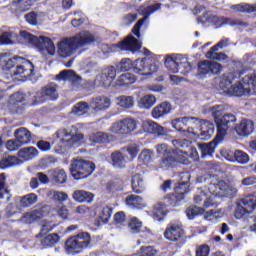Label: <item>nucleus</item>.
<instances>
[{
    "label": "nucleus",
    "instance_id": "obj_55",
    "mask_svg": "<svg viewBox=\"0 0 256 256\" xmlns=\"http://www.w3.org/2000/svg\"><path fill=\"white\" fill-rule=\"evenodd\" d=\"M128 227L130 232L133 234L141 233V227H143V223L137 218H132L128 224Z\"/></svg>",
    "mask_w": 256,
    "mask_h": 256
},
{
    "label": "nucleus",
    "instance_id": "obj_32",
    "mask_svg": "<svg viewBox=\"0 0 256 256\" xmlns=\"http://www.w3.org/2000/svg\"><path fill=\"white\" fill-rule=\"evenodd\" d=\"M14 137L17 139L22 145H29L32 141L33 137L31 136V131H29L25 127H21L15 130Z\"/></svg>",
    "mask_w": 256,
    "mask_h": 256
},
{
    "label": "nucleus",
    "instance_id": "obj_60",
    "mask_svg": "<svg viewBox=\"0 0 256 256\" xmlns=\"http://www.w3.org/2000/svg\"><path fill=\"white\" fill-rule=\"evenodd\" d=\"M111 215H113V208L108 206L103 207L100 213V219L102 220V223H109Z\"/></svg>",
    "mask_w": 256,
    "mask_h": 256
},
{
    "label": "nucleus",
    "instance_id": "obj_61",
    "mask_svg": "<svg viewBox=\"0 0 256 256\" xmlns=\"http://www.w3.org/2000/svg\"><path fill=\"white\" fill-rule=\"evenodd\" d=\"M209 253H211V247L209 245L202 244L196 246L195 256H209Z\"/></svg>",
    "mask_w": 256,
    "mask_h": 256
},
{
    "label": "nucleus",
    "instance_id": "obj_52",
    "mask_svg": "<svg viewBox=\"0 0 256 256\" xmlns=\"http://www.w3.org/2000/svg\"><path fill=\"white\" fill-rule=\"evenodd\" d=\"M38 198H37V194L35 193H30L27 194L25 196H23L20 199V205L21 207H31V205H35V203L37 202Z\"/></svg>",
    "mask_w": 256,
    "mask_h": 256
},
{
    "label": "nucleus",
    "instance_id": "obj_45",
    "mask_svg": "<svg viewBox=\"0 0 256 256\" xmlns=\"http://www.w3.org/2000/svg\"><path fill=\"white\" fill-rule=\"evenodd\" d=\"M52 181L58 183V185H63L67 183V172L64 169H56L52 173Z\"/></svg>",
    "mask_w": 256,
    "mask_h": 256
},
{
    "label": "nucleus",
    "instance_id": "obj_56",
    "mask_svg": "<svg viewBox=\"0 0 256 256\" xmlns=\"http://www.w3.org/2000/svg\"><path fill=\"white\" fill-rule=\"evenodd\" d=\"M234 159L237 163H240V165H245L246 163H249V154L241 150H236L234 152Z\"/></svg>",
    "mask_w": 256,
    "mask_h": 256
},
{
    "label": "nucleus",
    "instance_id": "obj_19",
    "mask_svg": "<svg viewBox=\"0 0 256 256\" xmlns=\"http://www.w3.org/2000/svg\"><path fill=\"white\" fill-rule=\"evenodd\" d=\"M116 47L121 49V51H130L131 53H137L140 51L142 45L141 42L134 36L130 35L125 40L120 41Z\"/></svg>",
    "mask_w": 256,
    "mask_h": 256
},
{
    "label": "nucleus",
    "instance_id": "obj_31",
    "mask_svg": "<svg viewBox=\"0 0 256 256\" xmlns=\"http://www.w3.org/2000/svg\"><path fill=\"white\" fill-rule=\"evenodd\" d=\"M152 217L155 221H163L167 217V205L163 202H158L152 207Z\"/></svg>",
    "mask_w": 256,
    "mask_h": 256
},
{
    "label": "nucleus",
    "instance_id": "obj_24",
    "mask_svg": "<svg viewBox=\"0 0 256 256\" xmlns=\"http://www.w3.org/2000/svg\"><path fill=\"white\" fill-rule=\"evenodd\" d=\"M90 107L93 111H107L111 107V99L107 96H98L92 98L90 101Z\"/></svg>",
    "mask_w": 256,
    "mask_h": 256
},
{
    "label": "nucleus",
    "instance_id": "obj_36",
    "mask_svg": "<svg viewBox=\"0 0 256 256\" xmlns=\"http://www.w3.org/2000/svg\"><path fill=\"white\" fill-rule=\"evenodd\" d=\"M131 187L133 193H136L137 195L145 191V183L143 182V177H141L140 174L132 176Z\"/></svg>",
    "mask_w": 256,
    "mask_h": 256
},
{
    "label": "nucleus",
    "instance_id": "obj_27",
    "mask_svg": "<svg viewBox=\"0 0 256 256\" xmlns=\"http://www.w3.org/2000/svg\"><path fill=\"white\" fill-rule=\"evenodd\" d=\"M125 205L130 209H145V200L143 197L135 194H130L125 198Z\"/></svg>",
    "mask_w": 256,
    "mask_h": 256
},
{
    "label": "nucleus",
    "instance_id": "obj_40",
    "mask_svg": "<svg viewBox=\"0 0 256 256\" xmlns=\"http://www.w3.org/2000/svg\"><path fill=\"white\" fill-rule=\"evenodd\" d=\"M182 201H183V198H181L175 192L171 194H167L164 197V205H166V207H179Z\"/></svg>",
    "mask_w": 256,
    "mask_h": 256
},
{
    "label": "nucleus",
    "instance_id": "obj_8",
    "mask_svg": "<svg viewBox=\"0 0 256 256\" xmlns=\"http://www.w3.org/2000/svg\"><path fill=\"white\" fill-rule=\"evenodd\" d=\"M228 91L231 95H234V97H243V95H245V91L256 95V75H246L242 78V83L238 82L230 86Z\"/></svg>",
    "mask_w": 256,
    "mask_h": 256
},
{
    "label": "nucleus",
    "instance_id": "obj_1",
    "mask_svg": "<svg viewBox=\"0 0 256 256\" xmlns=\"http://www.w3.org/2000/svg\"><path fill=\"white\" fill-rule=\"evenodd\" d=\"M0 68L7 78L14 77L18 81H27L35 75V65L33 62L23 57H9V54H0Z\"/></svg>",
    "mask_w": 256,
    "mask_h": 256
},
{
    "label": "nucleus",
    "instance_id": "obj_22",
    "mask_svg": "<svg viewBox=\"0 0 256 256\" xmlns=\"http://www.w3.org/2000/svg\"><path fill=\"white\" fill-rule=\"evenodd\" d=\"M142 129L145 133H151L152 135H167V128L157 124L153 120H146L142 123Z\"/></svg>",
    "mask_w": 256,
    "mask_h": 256
},
{
    "label": "nucleus",
    "instance_id": "obj_58",
    "mask_svg": "<svg viewBox=\"0 0 256 256\" xmlns=\"http://www.w3.org/2000/svg\"><path fill=\"white\" fill-rule=\"evenodd\" d=\"M137 256H157V250L153 246H141Z\"/></svg>",
    "mask_w": 256,
    "mask_h": 256
},
{
    "label": "nucleus",
    "instance_id": "obj_37",
    "mask_svg": "<svg viewBox=\"0 0 256 256\" xmlns=\"http://www.w3.org/2000/svg\"><path fill=\"white\" fill-rule=\"evenodd\" d=\"M201 201H204L203 207L205 209H209V207H213L215 205L213 202V196H209L205 191H201L199 194L194 196V203H201Z\"/></svg>",
    "mask_w": 256,
    "mask_h": 256
},
{
    "label": "nucleus",
    "instance_id": "obj_43",
    "mask_svg": "<svg viewBox=\"0 0 256 256\" xmlns=\"http://www.w3.org/2000/svg\"><path fill=\"white\" fill-rule=\"evenodd\" d=\"M234 11H237L238 13H256V3L255 4H249V3H240L233 5Z\"/></svg>",
    "mask_w": 256,
    "mask_h": 256
},
{
    "label": "nucleus",
    "instance_id": "obj_64",
    "mask_svg": "<svg viewBox=\"0 0 256 256\" xmlns=\"http://www.w3.org/2000/svg\"><path fill=\"white\" fill-rule=\"evenodd\" d=\"M39 17V14L37 12L32 11L30 13L25 14L24 19L29 23V25H37L38 21L37 18Z\"/></svg>",
    "mask_w": 256,
    "mask_h": 256
},
{
    "label": "nucleus",
    "instance_id": "obj_26",
    "mask_svg": "<svg viewBox=\"0 0 256 256\" xmlns=\"http://www.w3.org/2000/svg\"><path fill=\"white\" fill-rule=\"evenodd\" d=\"M200 123V137L204 141H209V138L213 137V133H215V124L209 120H202Z\"/></svg>",
    "mask_w": 256,
    "mask_h": 256
},
{
    "label": "nucleus",
    "instance_id": "obj_50",
    "mask_svg": "<svg viewBox=\"0 0 256 256\" xmlns=\"http://www.w3.org/2000/svg\"><path fill=\"white\" fill-rule=\"evenodd\" d=\"M118 105L123 109H131L135 105V98L133 96L118 97Z\"/></svg>",
    "mask_w": 256,
    "mask_h": 256
},
{
    "label": "nucleus",
    "instance_id": "obj_49",
    "mask_svg": "<svg viewBox=\"0 0 256 256\" xmlns=\"http://www.w3.org/2000/svg\"><path fill=\"white\" fill-rule=\"evenodd\" d=\"M8 110L12 115H21L25 110L23 104L16 102L15 100L8 101Z\"/></svg>",
    "mask_w": 256,
    "mask_h": 256
},
{
    "label": "nucleus",
    "instance_id": "obj_63",
    "mask_svg": "<svg viewBox=\"0 0 256 256\" xmlns=\"http://www.w3.org/2000/svg\"><path fill=\"white\" fill-rule=\"evenodd\" d=\"M22 145L23 144L15 138L6 142V149H8V151H17Z\"/></svg>",
    "mask_w": 256,
    "mask_h": 256
},
{
    "label": "nucleus",
    "instance_id": "obj_33",
    "mask_svg": "<svg viewBox=\"0 0 256 256\" xmlns=\"http://www.w3.org/2000/svg\"><path fill=\"white\" fill-rule=\"evenodd\" d=\"M190 183H191V175L186 174V180L178 182V184L174 188V193L176 195H179L181 199H185V195L189 193Z\"/></svg>",
    "mask_w": 256,
    "mask_h": 256
},
{
    "label": "nucleus",
    "instance_id": "obj_6",
    "mask_svg": "<svg viewBox=\"0 0 256 256\" xmlns=\"http://www.w3.org/2000/svg\"><path fill=\"white\" fill-rule=\"evenodd\" d=\"M199 183H207L208 191L210 193V197H225V193L227 189H229V185L224 181L219 179L218 175L213 174H205L198 178Z\"/></svg>",
    "mask_w": 256,
    "mask_h": 256
},
{
    "label": "nucleus",
    "instance_id": "obj_11",
    "mask_svg": "<svg viewBox=\"0 0 256 256\" xmlns=\"http://www.w3.org/2000/svg\"><path fill=\"white\" fill-rule=\"evenodd\" d=\"M256 209V197L253 195L246 196L241 199V203L237 205L234 217L236 219H243L245 215H250Z\"/></svg>",
    "mask_w": 256,
    "mask_h": 256
},
{
    "label": "nucleus",
    "instance_id": "obj_14",
    "mask_svg": "<svg viewBox=\"0 0 256 256\" xmlns=\"http://www.w3.org/2000/svg\"><path fill=\"white\" fill-rule=\"evenodd\" d=\"M137 129V120L132 118H125L112 125V133L116 135H131Z\"/></svg>",
    "mask_w": 256,
    "mask_h": 256
},
{
    "label": "nucleus",
    "instance_id": "obj_12",
    "mask_svg": "<svg viewBox=\"0 0 256 256\" xmlns=\"http://www.w3.org/2000/svg\"><path fill=\"white\" fill-rule=\"evenodd\" d=\"M164 65L170 73H179L180 69H184L185 73H189L191 71V63L187 61V59L181 58V56H177L175 58L171 56H166Z\"/></svg>",
    "mask_w": 256,
    "mask_h": 256
},
{
    "label": "nucleus",
    "instance_id": "obj_4",
    "mask_svg": "<svg viewBox=\"0 0 256 256\" xmlns=\"http://www.w3.org/2000/svg\"><path fill=\"white\" fill-rule=\"evenodd\" d=\"M91 243V233L81 231L76 235L70 236L65 241L64 250L67 255H79L86 249H91Z\"/></svg>",
    "mask_w": 256,
    "mask_h": 256
},
{
    "label": "nucleus",
    "instance_id": "obj_39",
    "mask_svg": "<svg viewBox=\"0 0 256 256\" xmlns=\"http://www.w3.org/2000/svg\"><path fill=\"white\" fill-rule=\"evenodd\" d=\"M39 151L35 147H26L22 148L18 151V156L25 161H31V159H35L37 157Z\"/></svg>",
    "mask_w": 256,
    "mask_h": 256
},
{
    "label": "nucleus",
    "instance_id": "obj_44",
    "mask_svg": "<svg viewBox=\"0 0 256 256\" xmlns=\"http://www.w3.org/2000/svg\"><path fill=\"white\" fill-rule=\"evenodd\" d=\"M155 103H157V98L152 94H148L140 99L139 106L142 109H151Z\"/></svg>",
    "mask_w": 256,
    "mask_h": 256
},
{
    "label": "nucleus",
    "instance_id": "obj_3",
    "mask_svg": "<svg viewBox=\"0 0 256 256\" xmlns=\"http://www.w3.org/2000/svg\"><path fill=\"white\" fill-rule=\"evenodd\" d=\"M95 41H97V38H95V35L91 32L81 31L58 43V53L60 57H71L77 49L87 47V45H91L92 43H95Z\"/></svg>",
    "mask_w": 256,
    "mask_h": 256
},
{
    "label": "nucleus",
    "instance_id": "obj_21",
    "mask_svg": "<svg viewBox=\"0 0 256 256\" xmlns=\"http://www.w3.org/2000/svg\"><path fill=\"white\" fill-rule=\"evenodd\" d=\"M226 46L227 42L225 40H221L216 45L212 46L205 54L206 59H212L213 61H225L227 59V55L223 52L217 53V50L223 49V47Z\"/></svg>",
    "mask_w": 256,
    "mask_h": 256
},
{
    "label": "nucleus",
    "instance_id": "obj_23",
    "mask_svg": "<svg viewBox=\"0 0 256 256\" xmlns=\"http://www.w3.org/2000/svg\"><path fill=\"white\" fill-rule=\"evenodd\" d=\"M235 129L240 137H249L255 131V123L253 120L242 119Z\"/></svg>",
    "mask_w": 256,
    "mask_h": 256
},
{
    "label": "nucleus",
    "instance_id": "obj_41",
    "mask_svg": "<svg viewBox=\"0 0 256 256\" xmlns=\"http://www.w3.org/2000/svg\"><path fill=\"white\" fill-rule=\"evenodd\" d=\"M43 217V213L41 210H34L32 212H27L23 215L22 221L24 223H27L28 225H31V223H35V221H39Z\"/></svg>",
    "mask_w": 256,
    "mask_h": 256
},
{
    "label": "nucleus",
    "instance_id": "obj_16",
    "mask_svg": "<svg viewBox=\"0 0 256 256\" xmlns=\"http://www.w3.org/2000/svg\"><path fill=\"white\" fill-rule=\"evenodd\" d=\"M38 103H45V101H57L59 99V93H57V85L50 83L41 88L36 94Z\"/></svg>",
    "mask_w": 256,
    "mask_h": 256
},
{
    "label": "nucleus",
    "instance_id": "obj_20",
    "mask_svg": "<svg viewBox=\"0 0 256 256\" xmlns=\"http://www.w3.org/2000/svg\"><path fill=\"white\" fill-rule=\"evenodd\" d=\"M151 65H149V62H147V58H138L134 61L132 71L136 75H141L142 77H148V75H153V72L151 70Z\"/></svg>",
    "mask_w": 256,
    "mask_h": 256
},
{
    "label": "nucleus",
    "instance_id": "obj_2",
    "mask_svg": "<svg viewBox=\"0 0 256 256\" xmlns=\"http://www.w3.org/2000/svg\"><path fill=\"white\" fill-rule=\"evenodd\" d=\"M218 107L219 106L212 107V117L217 127V134L212 142L199 144L202 157L215 153V147L225 139L229 127L237 121V117L234 114L228 113L223 115V112L218 110Z\"/></svg>",
    "mask_w": 256,
    "mask_h": 256
},
{
    "label": "nucleus",
    "instance_id": "obj_42",
    "mask_svg": "<svg viewBox=\"0 0 256 256\" xmlns=\"http://www.w3.org/2000/svg\"><path fill=\"white\" fill-rule=\"evenodd\" d=\"M111 161L113 167H116L117 169H123V167H125V156H123L121 151L113 152L111 154Z\"/></svg>",
    "mask_w": 256,
    "mask_h": 256
},
{
    "label": "nucleus",
    "instance_id": "obj_54",
    "mask_svg": "<svg viewBox=\"0 0 256 256\" xmlns=\"http://www.w3.org/2000/svg\"><path fill=\"white\" fill-rule=\"evenodd\" d=\"M155 149L157 155H161L162 157H167V155H170L174 151V149L169 148V145L167 144H157Z\"/></svg>",
    "mask_w": 256,
    "mask_h": 256
},
{
    "label": "nucleus",
    "instance_id": "obj_47",
    "mask_svg": "<svg viewBox=\"0 0 256 256\" xmlns=\"http://www.w3.org/2000/svg\"><path fill=\"white\" fill-rule=\"evenodd\" d=\"M186 217H188V219L193 220L197 217H201V215H203L205 213V209H203L202 207H198V206H189L186 211Z\"/></svg>",
    "mask_w": 256,
    "mask_h": 256
},
{
    "label": "nucleus",
    "instance_id": "obj_48",
    "mask_svg": "<svg viewBox=\"0 0 256 256\" xmlns=\"http://www.w3.org/2000/svg\"><path fill=\"white\" fill-rule=\"evenodd\" d=\"M72 113L78 116L86 115L89 113V103L83 101L76 103L72 108Z\"/></svg>",
    "mask_w": 256,
    "mask_h": 256
},
{
    "label": "nucleus",
    "instance_id": "obj_25",
    "mask_svg": "<svg viewBox=\"0 0 256 256\" xmlns=\"http://www.w3.org/2000/svg\"><path fill=\"white\" fill-rule=\"evenodd\" d=\"M158 167L159 169H162V171H171V169H177L179 166H177V160L175 159L173 152L162 157L159 161Z\"/></svg>",
    "mask_w": 256,
    "mask_h": 256
},
{
    "label": "nucleus",
    "instance_id": "obj_51",
    "mask_svg": "<svg viewBox=\"0 0 256 256\" xmlns=\"http://www.w3.org/2000/svg\"><path fill=\"white\" fill-rule=\"evenodd\" d=\"M133 65L134 62L131 58H124L116 65V69L122 73H126V71H131V69L133 70Z\"/></svg>",
    "mask_w": 256,
    "mask_h": 256
},
{
    "label": "nucleus",
    "instance_id": "obj_30",
    "mask_svg": "<svg viewBox=\"0 0 256 256\" xmlns=\"http://www.w3.org/2000/svg\"><path fill=\"white\" fill-rule=\"evenodd\" d=\"M56 81H70L71 83H79L81 76L77 75L74 70H62L56 75Z\"/></svg>",
    "mask_w": 256,
    "mask_h": 256
},
{
    "label": "nucleus",
    "instance_id": "obj_28",
    "mask_svg": "<svg viewBox=\"0 0 256 256\" xmlns=\"http://www.w3.org/2000/svg\"><path fill=\"white\" fill-rule=\"evenodd\" d=\"M72 199H74L76 203H93L95 194L85 190H75L72 194Z\"/></svg>",
    "mask_w": 256,
    "mask_h": 256
},
{
    "label": "nucleus",
    "instance_id": "obj_53",
    "mask_svg": "<svg viewBox=\"0 0 256 256\" xmlns=\"http://www.w3.org/2000/svg\"><path fill=\"white\" fill-rule=\"evenodd\" d=\"M56 243H59V234L57 233L49 234L42 240V245L44 247H53Z\"/></svg>",
    "mask_w": 256,
    "mask_h": 256
},
{
    "label": "nucleus",
    "instance_id": "obj_7",
    "mask_svg": "<svg viewBox=\"0 0 256 256\" xmlns=\"http://www.w3.org/2000/svg\"><path fill=\"white\" fill-rule=\"evenodd\" d=\"M95 169L93 161L83 159H74L70 165V173L76 181L91 177Z\"/></svg>",
    "mask_w": 256,
    "mask_h": 256
},
{
    "label": "nucleus",
    "instance_id": "obj_17",
    "mask_svg": "<svg viewBox=\"0 0 256 256\" xmlns=\"http://www.w3.org/2000/svg\"><path fill=\"white\" fill-rule=\"evenodd\" d=\"M223 71V66L217 62L204 60L198 64L199 75H219Z\"/></svg>",
    "mask_w": 256,
    "mask_h": 256
},
{
    "label": "nucleus",
    "instance_id": "obj_34",
    "mask_svg": "<svg viewBox=\"0 0 256 256\" xmlns=\"http://www.w3.org/2000/svg\"><path fill=\"white\" fill-rule=\"evenodd\" d=\"M137 82V76L133 73H124L121 74L117 80H116V85L118 87H129V85H133L134 83Z\"/></svg>",
    "mask_w": 256,
    "mask_h": 256
},
{
    "label": "nucleus",
    "instance_id": "obj_46",
    "mask_svg": "<svg viewBox=\"0 0 256 256\" xmlns=\"http://www.w3.org/2000/svg\"><path fill=\"white\" fill-rule=\"evenodd\" d=\"M19 159L17 156H7L0 160V169H9V167H15L19 165Z\"/></svg>",
    "mask_w": 256,
    "mask_h": 256
},
{
    "label": "nucleus",
    "instance_id": "obj_38",
    "mask_svg": "<svg viewBox=\"0 0 256 256\" xmlns=\"http://www.w3.org/2000/svg\"><path fill=\"white\" fill-rule=\"evenodd\" d=\"M90 143L94 145H103L105 143H109V134L105 132H96L89 135Z\"/></svg>",
    "mask_w": 256,
    "mask_h": 256
},
{
    "label": "nucleus",
    "instance_id": "obj_9",
    "mask_svg": "<svg viewBox=\"0 0 256 256\" xmlns=\"http://www.w3.org/2000/svg\"><path fill=\"white\" fill-rule=\"evenodd\" d=\"M173 145L175 149L172 153L174 155V159L176 160V165L178 167L179 165H191V160H189V152L181 150L190 147L191 141H189L188 139H177L173 140Z\"/></svg>",
    "mask_w": 256,
    "mask_h": 256
},
{
    "label": "nucleus",
    "instance_id": "obj_57",
    "mask_svg": "<svg viewBox=\"0 0 256 256\" xmlns=\"http://www.w3.org/2000/svg\"><path fill=\"white\" fill-rule=\"evenodd\" d=\"M17 3L18 9L25 13V11H29L37 3V0H17Z\"/></svg>",
    "mask_w": 256,
    "mask_h": 256
},
{
    "label": "nucleus",
    "instance_id": "obj_35",
    "mask_svg": "<svg viewBox=\"0 0 256 256\" xmlns=\"http://www.w3.org/2000/svg\"><path fill=\"white\" fill-rule=\"evenodd\" d=\"M159 9H161V4H159V3L152 4L149 6L141 5L137 9V12L139 13V15H143V19H145V21H147V19H149V16L153 15V13H155V11H159Z\"/></svg>",
    "mask_w": 256,
    "mask_h": 256
},
{
    "label": "nucleus",
    "instance_id": "obj_10",
    "mask_svg": "<svg viewBox=\"0 0 256 256\" xmlns=\"http://www.w3.org/2000/svg\"><path fill=\"white\" fill-rule=\"evenodd\" d=\"M164 237L173 243H183L185 239L183 224L170 222L164 231Z\"/></svg>",
    "mask_w": 256,
    "mask_h": 256
},
{
    "label": "nucleus",
    "instance_id": "obj_62",
    "mask_svg": "<svg viewBox=\"0 0 256 256\" xmlns=\"http://www.w3.org/2000/svg\"><path fill=\"white\" fill-rule=\"evenodd\" d=\"M52 199L54 201H59V203H65L69 199V195L65 192L54 190L52 194Z\"/></svg>",
    "mask_w": 256,
    "mask_h": 256
},
{
    "label": "nucleus",
    "instance_id": "obj_29",
    "mask_svg": "<svg viewBox=\"0 0 256 256\" xmlns=\"http://www.w3.org/2000/svg\"><path fill=\"white\" fill-rule=\"evenodd\" d=\"M171 103L169 102H162L152 110V117L154 119H161V117H165V115H169L171 113Z\"/></svg>",
    "mask_w": 256,
    "mask_h": 256
},
{
    "label": "nucleus",
    "instance_id": "obj_15",
    "mask_svg": "<svg viewBox=\"0 0 256 256\" xmlns=\"http://www.w3.org/2000/svg\"><path fill=\"white\" fill-rule=\"evenodd\" d=\"M116 77L117 69L115 68V66H108L102 69L101 73L97 76L96 81H98V85L100 87H104V89H107L108 87H111Z\"/></svg>",
    "mask_w": 256,
    "mask_h": 256
},
{
    "label": "nucleus",
    "instance_id": "obj_13",
    "mask_svg": "<svg viewBox=\"0 0 256 256\" xmlns=\"http://www.w3.org/2000/svg\"><path fill=\"white\" fill-rule=\"evenodd\" d=\"M56 137L64 147H73L83 141V134H73L71 129L62 128L56 132Z\"/></svg>",
    "mask_w": 256,
    "mask_h": 256
},
{
    "label": "nucleus",
    "instance_id": "obj_18",
    "mask_svg": "<svg viewBox=\"0 0 256 256\" xmlns=\"http://www.w3.org/2000/svg\"><path fill=\"white\" fill-rule=\"evenodd\" d=\"M207 22L213 25L215 29L225 27V25H230L231 27L243 25L241 20H233L231 18L219 17L213 14L207 17Z\"/></svg>",
    "mask_w": 256,
    "mask_h": 256
},
{
    "label": "nucleus",
    "instance_id": "obj_5",
    "mask_svg": "<svg viewBox=\"0 0 256 256\" xmlns=\"http://www.w3.org/2000/svg\"><path fill=\"white\" fill-rule=\"evenodd\" d=\"M20 39H23L25 43H30L31 45H34L38 51L41 53L45 52L48 53V55H55V44L53 43V40L47 36H35L26 30L20 31L19 34Z\"/></svg>",
    "mask_w": 256,
    "mask_h": 256
},
{
    "label": "nucleus",
    "instance_id": "obj_59",
    "mask_svg": "<svg viewBox=\"0 0 256 256\" xmlns=\"http://www.w3.org/2000/svg\"><path fill=\"white\" fill-rule=\"evenodd\" d=\"M233 81H235V74L233 73L224 74L221 81V85L223 89H229V87L233 85Z\"/></svg>",
    "mask_w": 256,
    "mask_h": 256
}]
</instances>
